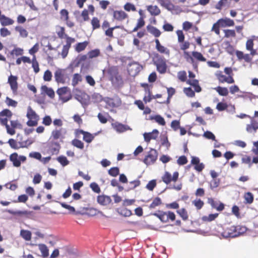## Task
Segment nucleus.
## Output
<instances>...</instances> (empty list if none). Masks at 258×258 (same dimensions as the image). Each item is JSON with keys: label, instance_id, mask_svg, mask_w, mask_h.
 Segmentation results:
<instances>
[{"label": "nucleus", "instance_id": "obj_1", "mask_svg": "<svg viewBox=\"0 0 258 258\" xmlns=\"http://www.w3.org/2000/svg\"><path fill=\"white\" fill-rule=\"evenodd\" d=\"M27 117L29 120L27 122V124L29 126H35L37 124L39 116L29 106L27 109Z\"/></svg>", "mask_w": 258, "mask_h": 258}, {"label": "nucleus", "instance_id": "obj_2", "mask_svg": "<svg viewBox=\"0 0 258 258\" xmlns=\"http://www.w3.org/2000/svg\"><path fill=\"white\" fill-rule=\"evenodd\" d=\"M54 78L57 83L64 84L68 79V76L64 70L59 69L54 73Z\"/></svg>", "mask_w": 258, "mask_h": 258}, {"label": "nucleus", "instance_id": "obj_3", "mask_svg": "<svg viewBox=\"0 0 258 258\" xmlns=\"http://www.w3.org/2000/svg\"><path fill=\"white\" fill-rule=\"evenodd\" d=\"M231 230H235L234 233L230 232H224L223 234V236L225 238L227 237H234L240 235V234L244 233L246 231V228L245 227L237 226L236 227H232Z\"/></svg>", "mask_w": 258, "mask_h": 258}, {"label": "nucleus", "instance_id": "obj_4", "mask_svg": "<svg viewBox=\"0 0 258 258\" xmlns=\"http://www.w3.org/2000/svg\"><path fill=\"white\" fill-rule=\"evenodd\" d=\"M57 94L63 102H67L71 98L70 90L67 87L59 88L57 91Z\"/></svg>", "mask_w": 258, "mask_h": 258}, {"label": "nucleus", "instance_id": "obj_5", "mask_svg": "<svg viewBox=\"0 0 258 258\" xmlns=\"http://www.w3.org/2000/svg\"><path fill=\"white\" fill-rule=\"evenodd\" d=\"M10 123L11 126L8 124L6 129L7 133L11 135H13L15 134V129L21 130L23 128L21 123L17 120H11Z\"/></svg>", "mask_w": 258, "mask_h": 258}, {"label": "nucleus", "instance_id": "obj_6", "mask_svg": "<svg viewBox=\"0 0 258 258\" xmlns=\"http://www.w3.org/2000/svg\"><path fill=\"white\" fill-rule=\"evenodd\" d=\"M157 156L158 153L156 150L151 149L148 154L145 157L144 162L147 165L153 164L156 161Z\"/></svg>", "mask_w": 258, "mask_h": 258}, {"label": "nucleus", "instance_id": "obj_7", "mask_svg": "<svg viewBox=\"0 0 258 258\" xmlns=\"http://www.w3.org/2000/svg\"><path fill=\"white\" fill-rule=\"evenodd\" d=\"M154 64L156 65L157 70L160 74H164L167 70V64L165 60L162 57H158L154 61Z\"/></svg>", "mask_w": 258, "mask_h": 258}, {"label": "nucleus", "instance_id": "obj_8", "mask_svg": "<svg viewBox=\"0 0 258 258\" xmlns=\"http://www.w3.org/2000/svg\"><path fill=\"white\" fill-rule=\"evenodd\" d=\"M66 133L67 131L64 128H56L52 131L51 138L54 140H62L64 138Z\"/></svg>", "mask_w": 258, "mask_h": 258}, {"label": "nucleus", "instance_id": "obj_9", "mask_svg": "<svg viewBox=\"0 0 258 258\" xmlns=\"http://www.w3.org/2000/svg\"><path fill=\"white\" fill-rule=\"evenodd\" d=\"M12 116V112L9 109H4L0 112V122L1 123L7 127L8 125V119Z\"/></svg>", "mask_w": 258, "mask_h": 258}, {"label": "nucleus", "instance_id": "obj_10", "mask_svg": "<svg viewBox=\"0 0 258 258\" xmlns=\"http://www.w3.org/2000/svg\"><path fill=\"white\" fill-rule=\"evenodd\" d=\"M178 172L177 171L174 172L173 175H171L168 172H166L162 176V180L167 184L171 181L175 182L178 179Z\"/></svg>", "mask_w": 258, "mask_h": 258}, {"label": "nucleus", "instance_id": "obj_11", "mask_svg": "<svg viewBox=\"0 0 258 258\" xmlns=\"http://www.w3.org/2000/svg\"><path fill=\"white\" fill-rule=\"evenodd\" d=\"M103 101L106 103L107 108L118 106L121 103L120 99L117 97L114 98H105Z\"/></svg>", "mask_w": 258, "mask_h": 258}, {"label": "nucleus", "instance_id": "obj_12", "mask_svg": "<svg viewBox=\"0 0 258 258\" xmlns=\"http://www.w3.org/2000/svg\"><path fill=\"white\" fill-rule=\"evenodd\" d=\"M142 66L137 62H134L130 64L128 68V72L130 75L135 76L142 70Z\"/></svg>", "mask_w": 258, "mask_h": 258}, {"label": "nucleus", "instance_id": "obj_13", "mask_svg": "<svg viewBox=\"0 0 258 258\" xmlns=\"http://www.w3.org/2000/svg\"><path fill=\"white\" fill-rule=\"evenodd\" d=\"M159 132L157 130H154L151 133H145L144 134V140L146 142H149L151 140H155L158 136Z\"/></svg>", "mask_w": 258, "mask_h": 258}, {"label": "nucleus", "instance_id": "obj_14", "mask_svg": "<svg viewBox=\"0 0 258 258\" xmlns=\"http://www.w3.org/2000/svg\"><path fill=\"white\" fill-rule=\"evenodd\" d=\"M112 126L113 128L119 133H123L127 130H132V129L130 127V126L122 124L121 123H119L118 122H116L112 124Z\"/></svg>", "mask_w": 258, "mask_h": 258}, {"label": "nucleus", "instance_id": "obj_15", "mask_svg": "<svg viewBox=\"0 0 258 258\" xmlns=\"http://www.w3.org/2000/svg\"><path fill=\"white\" fill-rule=\"evenodd\" d=\"M113 16L114 19L122 21L127 18L128 15L123 11H114Z\"/></svg>", "mask_w": 258, "mask_h": 258}, {"label": "nucleus", "instance_id": "obj_16", "mask_svg": "<svg viewBox=\"0 0 258 258\" xmlns=\"http://www.w3.org/2000/svg\"><path fill=\"white\" fill-rule=\"evenodd\" d=\"M97 202L101 205L107 206L111 203V199L109 196L100 195L97 197Z\"/></svg>", "mask_w": 258, "mask_h": 258}, {"label": "nucleus", "instance_id": "obj_17", "mask_svg": "<svg viewBox=\"0 0 258 258\" xmlns=\"http://www.w3.org/2000/svg\"><path fill=\"white\" fill-rule=\"evenodd\" d=\"M218 23L222 27L228 26H233L234 25V21L229 18L220 19L218 21Z\"/></svg>", "mask_w": 258, "mask_h": 258}, {"label": "nucleus", "instance_id": "obj_18", "mask_svg": "<svg viewBox=\"0 0 258 258\" xmlns=\"http://www.w3.org/2000/svg\"><path fill=\"white\" fill-rule=\"evenodd\" d=\"M77 133L82 134L83 135V140L88 143H91L95 137L93 135L82 130L78 131Z\"/></svg>", "mask_w": 258, "mask_h": 258}, {"label": "nucleus", "instance_id": "obj_19", "mask_svg": "<svg viewBox=\"0 0 258 258\" xmlns=\"http://www.w3.org/2000/svg\"><path fill=\"white\" fill-rule=\"evenodd\" d=\"M42 94H46L49 97L53 98L54 97V92L51 88L47 87L46 86H42L41 87Z\"/></svg>", "mask_w": 258, "mask_h": 258}, {"label": "nucleus", "instance_id": "obj_20", "mask_svg": "<svg viewBox=\"0 0 258 258\" xmlns=\"http://www.w3.org/2000/svg\"><path fill=\"white\" fill-rule=\"evenodd\" d=\"M17 78L16 76L11 75L8 79V82L11 86V88L13 92L17 90L18 84L17 82Z\"/></svg>", "mask_w": 258, "mask_h": 258}, {"label": "nucleus", "instance_id": "obj_21", "mask_svg": "<svg viewBox=\"0 0 258 258\" xmlns=\"http://www.w3.org/2000/svg\"><path fill=\"white\" fill-rule=\"evenodd\" d=\"M147 9L152 16H158L161 13L160 10L157 6H148Z\"/></svg>", "mask_w": 258, "mask_h": 258}, {"label": "nucleus", "instance_id": "obj_22", "mask_svg": "<svg viewBox=\"0 0 258 258\" xmlns=\"http://www.w3.org/2000/svg\"><path fill=\"white\" fill-rule=\"evenodd\" d=\"M254 121H251V124H247L246 130L250 134H254L258 131V125L255 124Z\"/></svg>", "mask_w": 258, "mask_h": 258}, {"label": "nucleus", "instance_id": "obj_23", "mask_svg": "<svg viewBox=\"0 0 258 258\" xmlns=\"http://www.w3.org/2000/svg\"><path fill=\"white\" fill-rule=\"evenodd\" d=\"M156 48L160 53L169 54V50L164 46L161 45L158 39L155 40Z\"/></svg>", "mask_w": 258, "mask_h": 258}, {"label": "nucleus", "instance_id": "obj_24", "mask_svg": "<svg viewBox=\"0 0 258 258\" xmlns=\"http://www.w3.org/2000/svg\"><path fill=\"white\" fill-rule=\"evenodd\" d=\"M159 4L168 11H172L174 10V6L170 2V0H162Z\"/></svg>", "mask_w": 258, "mask_h": 258}, {"label": "nucleus", "instance_id": "obj_25", "mask_svg": "<svg viewBox=\"0 0 258 258\" xmlns=\"http://www.w3.org/2000/svg\"><path fill=\"white\" fill-rule=\"evenodd\" d=\"M8 143L12 148L16 149L25 147V146L23 145V143H21L20 142L17 143L15 140L12 139H10Z\"/></svg>", "mask_w": 258, "mask_h": 258}, {"label": "nucleus", "instance_id": "obj_26", "mask_svg": "<svg viewBox=\"0 0 258 258\" xmlns=\"http://www.w3.org/2000/svg\"><path fill=\"white\" fill-rule=\"evenodd\" d=\"M10 160L13 162L15 167H19L21 165V162L19 161L18 155L17 153H13L10 156Z\"/></svg>", "mask_w": 258, "mask_h": 258}, {"label": "nucleus", "instance_id": "obj_27", "mask_svg": "<svg viewBox=\"0 0 258 258\" xmlns=\"http://www.w3.org/2000/svg\"><path fill=\"white\" fill-rule=\"evenodd\" d=\"M39 249L41 252L42 255L43 257H46L48 255V249L46 245L44 244H39L38 245Z\"/></svg>", "mask_w": 258, "mask_h": 258}, {"label": "nucleus", "instance_id": "obj_28", "mask_svg": "<svg viewBox=\"0 0 258 258\" xmlns=\"http://www.w3.org/2000/svg\"><path fill=\"white\" fill-rule=\"evenodd\" d=\"M147 30L149 32L153 34L155 37H159L161 34L160 31L158 29L153 26H148L147 27Z\"/></svg>", "mask_w": 258, "mask_h": 258}, {"label": "nucleus", "instance_id": "obj_29", "mask_svg": "<svg viewBox=\"0 0 258 258\" xmlns=\"http://www.w3.org/2000/svg\"><path fill=\"white\" fill-rule=\"evenodd\" d=\"M20 235L27 241L30 240L31 239V232L28 230H21Z\"/></svg>", "mask_w": 258, "mask_h": 258}, {"label": "nucleus", "instance_id": "obj_30", "mask_svg": "<svg viewBox=\"0 0 258 258\" xmlns=\"http://www.w3.org/2000/svg\"><path fill=\"white\" fill-rule=\"evenodd\" d=\"M88 44V42L87 41L78 43L75 47V50L78 52H80L84 50L86 48Z\"/></svg>", "mask_w": 258, "mask_h": 258}, {"label": "nucleus", "instance_id": "obj_31", "mask_svg": "<svg viewBox=\"0 0 258 258\" xmlns=\"http://www.w3.org/2000/svg\"><path fill=\"white\" fill-rule=\"evenodd\" d=\"M60 149V146L56 142H52L50 147L51 152L52 154H57Z\"/></svg>", "mask_w": 258, "mask_h": 258}, {"label": "nucleus", "instance_id": "obj_32", "mask_svg": "<svg viewBox=\"0 0 258 258\" xmlns=\"http://www.w3.org/2000/svg\"><path fill=\"white\" fill-rule=\"evenodd\" d=\"M214 89L219 93L221 96H227L228 94V89L225 87H217L215 88Z\"/></svg>", "mask_w": 258, "mask_h": 258}, {"label": "nucleus", "instance_id": "obj_33", "mask_svg": "<svg viewBox=\"0 0 258 258\" xmlns=\"http://www.w3.org/2000/svg\"><path fill=\"white\" fill-rule=\"evenodd\" d=\"M15 30L19 32L20 35L23 38H26L28 36V32L21 26H16L15 27Z\"/></svg>", "mask_w": 258, "mask_h": 258}, {"label": "nucleus", "instance_id": "obj_34", "mask_svg": "<svg viewBox=\"0 0 258 258\" xmlns=\"http://www.w3.org/2000/svg\"><path fill=\"white\" fill-rule=\"evenodd\" d=\"M81 81V75L79 74H75L73 77L72 84L73 86H75Z\"/></svg>", "mask_w": 258, "mask_h": 258}, {"label": "nucleus", "instance_id": "obj_35", "mask_svg": "<svg viewBox=\"0 0 258 258\" xmlns=\"http://www.w3.org/2000/svg\"><path fill=\"white\" fill-rule=\"evenodd\" d=\"M192 56L197 60L201 61H205L206 58L203 56L202 53L197 51L192 52Z\"/></svg>", "mask_w": 258, "mask_h": 258}, {"label": "nucleus", "instance_id": "obj_36", "mask_svg": "<svg viewBox=\"0 0 258 258\" xmlns=\"http://www.w3.org/2000/svg\"><path fill=\"white\" fill-rule=\"evenodd\" d=\"M161 144L163 146L165 147L166 150H168L170 144L169 142L167 137L166 135H163L161 137Z\"/></svg>", "mask_w": 258, "mask_h": 258}, {"label": "nucleus", "instance_id": "obj_37", "mask_svg": "<svg viewBox=\"0 0 258 258\" xmlns=\"http://www.w3.org/2000/svg\"><path fill=\"white\" fill-rule=\"evenodd\" d=\"M57 160L62 166H67L69 164V161L65 156H60L57 158Z\"/></svg>", "mask_w": 258, "mask_h": 258}, {"label": "nucleus", "instance_id": "obj_38", "mask_svg": "<svg viewBox=\"0 0 258 258\" xmlns=\"http://www.w3.org/2000/svg\"><path fill=\"white\" fill-rule=\"evenodd\" d=\"M145 95L144 97V101L145 103L149 102L153 99V96H151V93L149 89H146Z\"/></svg>", "mask_w": 258, "mask_h": 258}, {"label": "nucleus", "instance_id": "obj_39", "mask_svg": "<svg viewBox=\"0 0 258 258\" xmlns=\"http://www.w3.org/2000/svg\"><path fill=\"white\" fill-rule=\"evenodd\" d=\"M123 8L125 11H126L127 12H130L131 11H136V8L135 5L131 3H127L126 4H125L124 5V6H123Z\"/></svg>", "mask_w": 258, "mask_h": 258}, {"label": "nucleus", "instance_id": "obj_40", "mask_svg": "<svg viewBox=\"0 0 258 258\" xmlns=\"http://www.w3.org/2000/svg\"><path fill=\"white\" fill-rule=\"evenodd\" d=\"M177 213L182 218L183 220H186L188 218V215L186 211L184 209H181L177 211Z\"/></svg>", "mask_w": 258, "mask_h": 258}, {"label": "nucleus", "instance_id": "obj_41", "mask_svg": "<svg viewBox=\"0 0 258 258\" xmlns=\"http://www.w3.org/2000/svg\"><path fill=\"white\" fill-rule=\"evenodd\" d=\"M108 174L113 176L115 177L119 174V169L117 167H112L108 170Z\"/></svg>", "mask_w": 258, "mask_h": 258}, {"label": "nucleus", "instance_id": "obj_42", "mask_svg": "<svg viewBox=\"0 0 258 258\" xmlns=\"http://www.w3.org/2000/svg\"><path fill=\"white\" fill-rule=\"evenodd\" d=\"M91 24L93 29H95L100 27V22L96 17L93 18L91 21Z\"/></svg>", "mask_w": 258, "mask_h": 258}, {"label": "nucleus", "instance_id": "obj_43", "mask_svg": "<svg viewBox=\"0 0 258 258\" xmlns=\"http://www.w3.org/2000/svg\"><path fill=\"white\" fill-rule=\"evenodd\" d=\"M6 103L9 106L16 107L17 105V102L10 98L8 97H7L6 99Z\"/></svg>", "mask_w": 258, "mask_h": 258}, {"label": "nucleus", "instance_id": "obj_44", "mask_svg": "<svg viewBox=\"0 0 258 258\" xmlns=\"http://www.w3.org/2000/svg\"><path fill=\"white\" fill-rule=\"evenodd\" d=\"M32 67L34 69V71L35 73H38L39 71V64L37 61L36 60L35 56H34L32 61Z\"/></svg>", "mask_w": 258, "mask_h": 258}, {"label": "nucleus", "instance_id": "obj_45", "mask_svg": "<svg viewBox=\"0 0 258 258\" xmlns=\"http://www.w3.org/2000/svg\"><path fill=\"white\" fill-rule=\"evenodd\" d=\"M177 77L182 82H184L186 80V73L185 71H180L177 74Z\"/></svg>", "mask_w": 258, "mask_h": 258}, {"label": "nucleus", "instance_id": "obj_46", "mask_svg": "<svg viewBox=\"0 0 258 258\" xmlns=\"http://www.w3.org/2000/svg\"><path fill=\"white\" fill-rule=\"evenodd\" d=\"M244 199L247 203L251 204L253 200V195L250 192H247L244 195Z\"/></svg>", "mask_w": 258, "mask_h": 258}, {"label": "nucleus", "instance_id": "obj_47", "mask_svg": "<svg viewBox=\"0 0 258 258\" xmlns=\"http://www.w3.org/2000/svg\"><path fill=\"white\" fill-rule=\"evenodd\" d=\"M52 76L51 72L49 70H47L44 72L43 79L45 81L49 82L51 81Z\"/></svg>", "mask_w": 258, "mask_h": 258}, {"label": "nucleus", "instance_id": "obj_48", "mask_svg": "<svg viewBox=\"0 0 258 258\" xmlns=\"http://www.w3.org/2000/svg\"><path fill=\"white\" fill-rule=\"evenodd\" d=\"M72 144L78 148L82 149L84 148L83 143L78 140H74L72 142Z\"/></svg>", "mask_w": 258, "mask_h": 258}, {"label": "nucleus", "instance_id": "obj_49", "mask_svg": "<svg viewBox=\"0 0 258 258\" xmlns=\"http://www.w3.org/2000/svg\"><path fill=\"white\" fill-rule=\"evenodd\" d=\"M225 36L226 37H234L235 36V32L233 30H224Z\"/></svg>", "mask_w": 258, "mask_h": 258}, {"label": "nucleus", "instance_id": "obj_50", "mask_svg": "<svg viewBox=\"0 0 258 258\" xmlns=\"http://www.w3.org/2000/svg\"><path fill=\"white\" fill-rule=\"evenodd\" d=\"M183 92L187 96L189 97H192L195 95L194 91L190 88H184Z\"/></svg>", "mask_w": 258, "mask_h": 258}, {"label": "nucleus", "instance_id": "obj_51", "mask_svg": "<svg viewBox=\"0 0 258 258\" xmlns=\"http://www.w3.org/2000/svg\"><path fill=\"white\" fill-rule=\"evenodd\" d=\"M100 51L98 49H94L88 52V55L89 58H93L98 56L99 55Z\"/></svg>", "mask_w": 258, "mask_h": 258}, {"label": "nucleus", "instance_id": "obj_52", "mask_svg": "<svg viewBox=\"0 0 258 258\" xmlns=\"http://www.w3.org/2000/svg\"><path fill=\"white\" fill-rule=\"evenodd\" d=\"M156 185V181L155 180H152L150 181L146 185V188L149 190H153L154 188Z\"/></svg>", "mask_w": 258, "mask_h": 258}, {"label": "nucleus", "instance_id": "obj_53", "mask_svg": "<svg viewBox=\"0 0 258 258\" xmlns=\"http://www.w3.org/2000/svg\"><path fill=\"white\" fill-rule=\"evenodd\" d=\"M192 204L198 209H201L204 205V202L200 199L194 200L192 201Z\"/></svg>", "mask_w": 258, "mask_h": 258}, {"label": "nucleus", "instance_id": "obj_54", "mask_svg": "<svg viewBox=\"0 0 258 258\" xmlns=\"http://www.w3.org/2000/svg\"><path fill=\"white\" fill-rule=\"evenodd\" d=\"M203 136L207 139L215 140V135L210 131H207L204 133Z\"/></svg>", "mask_w": 258, "mask_h": 258}, {"label": "nucleus", "instance_id": "obj_55", "mask_svg": "<svg viewBox=\"0 0 258 258\" xmlns=\"http://www.w3.org/2000/svg\"><path fill=\"white\" fill-rule=\"evenodd\" d=\"M0 34L2 37H6L11 35V32L6 28H2L0 29Z\"/></svg>", "mask_w": 258, "mask_h": 258}, {"label": "nucleus", "instance_id": "obj_56", "mask_svg": "<svg viewBox=\"0 0 258 258\" xmlns=\"http://www.w3.org/2000/svg\"><path fill=\"white\" fill-rule=\"evenodd\" d=\"M112 83L114 85H119L121 83V79L120 76H117L114 77H112L111 79Z\"/></svg>", "mask_w": 258, "mask_h": 258}, {"label": "nucleus", "instance_id": "obj_57", "mask_svg": "<svg viewBox=\"0 0 258 258\" xmlns=\"http://www.w3.org/2000/svg\"><path fill=\"white\" fill-rule=\"evenodd\" d=\"M92 98L94 100L95 102L99 103L102 100H103V98H102V96L98 94V93H94L92 95Z\"/></svg>", "mask_w": 258, "mask_h": 258}, {"label": "nucleus", "instance_id": "obj_58", "mask_svg": "<svg viewBox=\"0 0 258 258\" xmlns=\"http://www.w3.org/2000/svg\"><path fill=\"white\" fill-rule=\"evenodd\" d=\"M86 81L88 84H89L91 86H94L95 85V81L94 79L89 75L86 76Z\"/></svg>", "mask_w": 258, "mask_h": 258}, {"label": "nucleus", "instance_id": "obj_59", "mask_svg": "<svg viewBox=\"0 0 258 258\" xmlns=\"http://www.w3.org/2000/svg\"><path fill=\"white\" fill-rule=\"evenodd\" d=\"M90 186L91 188V189H92V190H93L94 192H95L96 193H99L100 192V188L99 186H98V185L96 183H95V182L91 183L90 184Z\"/></svg>", "mask_w": 258, "mask_h": 258}, {"label": "nucleus", "instance_id": "obj_60", "mask_svg": "<svg viewBox=\"0 0 258 258\" xmlns=\"http://www.w3.org/2000/svg\"><path fill=\"white\" fill-rule=\"evenodd\" d=\"M154 119L160 125H164L165 124L164 119L160 115H156L154 117Z\"/></svg>", "mask_w": 258, "mask_h": 258}, {"label": "nucleus", "instance_id": "obj_61", "mask_svg": "<svg viewBox=\"0 0 258 258\" xmlns=\"http://www.w3.org/2000/svg\"><path fill=\"white\" fill-rule=\"evenodd\" d=\"M227 107L228 105L227 104L222 102H220L217 104L216 108L219 111H221L225 110Z\"/></svg>", "mask_w": 258, "mask_h": 258}, {"label": "nucleus", "instance_id": "obj_62", "mask_svg": "<svg viewBox=\"0 0 258 258\" xmlns=\"http://www.w3.org/2000/svg\"><path fill=\"white\" fill-rule=\"evenodd\" d=\"M253 48V41L251 39H248L246 42V49L250 50Z\"/></svg>", "mask_w": 258, "mask_h": 258}, {"label": "nucleus", "instance_id": "obj_63", "mask_svg": "<svg viewBox=\"0 0 258 258\" xmlns=\"http://www.w3.org/2000/svg\"><path fill=\"white\" fill-rule=\"evenodd\" d=\"M70 48V46L65 45L63 46L61 53V56L63 58H64L67 56Z\"/></svg>", "mask_w": 258, "mask_h": 258}, {"label": "nucleus", "instance_id": "obj_64", "mask_svg": "<svg viewBox=\"0 0 258 258\" xmlns=\"http://www.w3.org/2000/svg\"><path fill=\"white\" fill-rule=\"evenodd\" d=\"M220 183V180L219 179H213L210 183L211 188L213 189L214 188L217 187Z\"/></svg>", "mask_w": 258, "mask_h": 258}]
</instances>
